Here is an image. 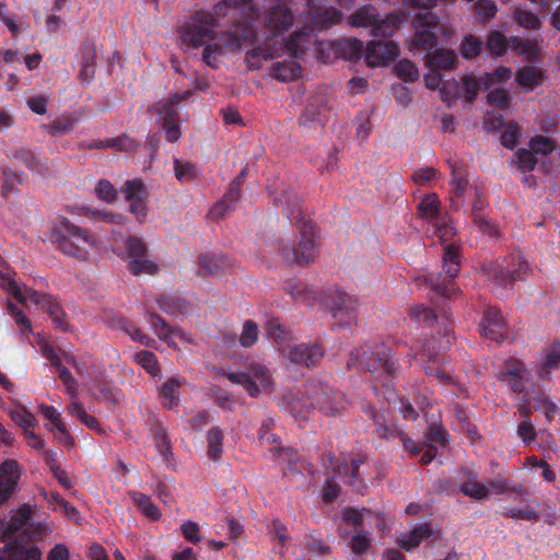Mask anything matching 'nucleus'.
Segmentation results:
<instances>
[{
	"instance_id": "3",
	"label": "nucleus",
	"mask_w": 560,
	"mask_h": 560,
	"mask_svg": "<svg viewBox=\"0 0 560 560\" xmlns=\"http://www.w3.org/2000/svg\"><path fill=\"white\" fill-rule=\"evenodd\" d=\"M51 241L67 256L88 260L98 249V243L88 230L79 228L66 218H60L51 232Z\"/></svg>"
},
{
	"instance_id": "10",
	"label": "nucleus",
	"mask_w": 560,
	"mask_h": 560,
	"mask_svg": "<svg viewBox=\"0 0 560 560\" xmlns=\"http://www.w3.org/2000/svg\"><path fill=\"white\" fill-rule=\"evenodd\" d=\"M421 215L433 224V235L442 242H447L455 235L447 214H440V201L435 194H429L418 206Z\"/></svg>"
},
{
	"instance_id": "15",
	"label": "nucleus",
	"mask_w": 560,
	"mask_h": 560,
	"mask_svg": "<svg viewBox=\"0 0 560 560\" xmlns=\"http://www.w3.org/2000/svg\"><path fill=\"white\" fill-rule=\"evenodd\" d=\"M150 325L156 336L174 349L180 350L195 343L190 334L177 327H170L164 319L159 316L151 315Z\"/></svg>"
},
{
	"instance_id": "50",
	"label": "nucleus",
	"mask_w": 560,
	"mask_h": 560,
	"mask_svg": "<svg viewBox=\"0 0 560 560\" xmlns=\"http://www.w3.org/2000/svg\"><path fill=\"white\" fill-rule=\"evenodd\" d=\"M223 434L219 428H213L208 432L209 453L212 458H218L222 453Z\"/></svg>"
},
{
	"instance_id": "25",
	"label": "nucleus",
	"mask_w": 560,
	"mask_h": 560,
	"mask_svg": "<svg viewBox=\"0 0 560 560\" xmlns=\"http://www.w3.org/2000/svg\"><path fill=\"white\" fill-rule=\"evenodd\" d=\"M438 535V530H435L430 524L424 523L418 525L408 533L401 534L398 538V544L402 549L409 551L418 547L423 540L435 537Z\"/></svg>"
},
{
	"instance_id": "31",
	"label": "nucleus",
	"mask_w": 560,
	"mask_h": 560,
	"mask_svg": "<svg viewBox=\"0 0 560 560\" xmlns=\"http://www.w3.org/2000/svg\"><path fill=\"white\" fill-rule=\"evenodd\" d=\"M544 77L540 70L532 67H525L521 69L516 74V82L520 86L526 91L533 90L534 88L541 85Z\"/></svg>"
},
{
	"instance_id": "6",
	"label": "nucleus",
	"mask_w": 560,
	"mask_h": 560,
	"mask_svg": "<svg viewBox=\"0 0 560 560\" xmlns=\"http://www.w3.org/2000/svg\"><path fill=\"white\" fill-rule=\"evenodd\" d=\"M226 376L232 383L242 386L253 397L268 393L273 387V378L268 368L258 362L252 363L247 368V372H231Z\"/></svg>"
},
{
	"instance_id": "33",
	"label": "nucleus",
	"mask_w": 560,
	"mask_h": 560,
	"mask_svg": "<svg viewBox=\"0 0 560 560\" xmlns=\"http://www.w3.org/2000/svg\"><path fill=\"white\" fill-rule=\"evenodd\" d=\"M452 185V203L454 207H458L460 203V198L464 196L468 182L466 179L465 172L462 168H453V178L451 182Z\"/></svg>"
},
{
	"instance_id": "19",
	"label": "nucleus",
	"mask_w": 560,
	"mask_h": 560,
	"mask_svg": "<svg viewBox=\"0 0 560 560\" xmlns=\"http://www.w3.org/2000/svg\"><path fill=\"white\" fill-rule=\"evenodd\" d=\"M481 334L495 342H501L509 335V329L500 311L495 308H489L481 323H480Z\"/></svg>"
},
{
	"instance_id": "27",
	"label": "nucleus",
	"mask_w": 560,
	"mask_h": 560,
	"mask_svg": "<svg viewBox=\"0 0 560 560\" xmlns=\"http://www.w3.org/2000/svg\"><path fill=\"white\" fill-rule=\"evenodd\" d=\"M310 13L316 27H327L337 23L341 18V12L323 5L317 7L315 0H308Z\"/></svg>"
},
{
	"instance_id": "43",
	"label": "nucleus",
	"mask_w": 560,
	"mask_h": 560,
	"mask_svg": "<svg viewBox=\"0 0 560 560\" xmlns=\"http://www.w3.org/2000/svg\"><path fill=\"white\" fill-rule=\"evenodd\" d=\"M529 408H535L541 411L548 419H551L557 412L556 405L550 402L545 397H537L534 400L528 399L527 406H523L521 411L527 412Z\"/></svg>"
},
{
	"instance_id": "49",
	"label": "nucleus",
	"mask_w": 560,
	"mask_h": 560,
	"mask_svg": "<svg viewBox=\"0 0 560 560\" xmlns=\"http://www.w3.org/2000/svg\"><path fill=\"white\" fill-rule=\"evenodd\" d=\"M258 339V327L252 320H246L243 325L240 342L243 347H252Z\"/></svg>"
},
{
	"instance_id": "40",
	"label": "nucleus",
	"mask_w": 560,
	"mask_h": 560,
	"mask_svg": "<svg viewBox=\"0 0 560 560\" xmlns=\"http://www.w3.org/2000/svg\"><path fill=\"white\" fill-rule=\"evenodd\" d=\"M10 416L23 431L34 429L37 425L35 417L22 406H14L10 411Z\"/></svg>"
},
{
	"instance_id": "29",
	"label": "nucleus",
	"mask_w": 560,
	"mask_h": 560,
	"mask_svg": "<svg viewBox=\"0 0 560 560\" xmlns=\"http://www.w3.org/2000/svg\"><path fill=\"white\" fill-rule=\"evenodd\" d=\"M301 74L300 65L293 60H284L282 62H277L271 69V75L282 82L293 81L298 79Z\"/></svg>"
},
{
	"instance_id": "22",
	"label": "nucleus",
	"mask_w": 560,
	"mask_h": 560,
	"mask_svg": "<svg viewBox=\"0 0 560 560\" xmlns=\"http://www.w3.org/2000/svg\"><path fill=\"white\" fill-rule=\"evenodd\" d=\"M21 477V468L15 460H7L0 466V504L15 491Z\"/></svg>"
},
{
	"instance_id": "57",
	"label": "nucleus",
	"mask_w": 560,
	"mask_h": 560,
	"mask_svg": "<svg viewBox=\"0 0 560 560\" xmlns=\"http://www.w3.org/2000/svg\"><path fill=\"white\" fill-rule=\"evenodd\" d=\"M506 38L499 32L490 34L488 39V47L491 52L495 55H502L506 49Z\"/></svg>"
},
{
	"instance_id": "30",
	"label": "nucleus",
	"mask_w": 560,
	"mask_h": 560,
	"mask_svg": "<svg viewBox=\"0 0 560 560\" xmlns=\"http://www.w3.org/2000/svg\"><path fill=\"white\" fill-rule=\"evenodd\" d=\"M560 368V346L552 345L540 357L537 370L545 377L549 372Z\"/></svg>"
},
{
	"instance_id": "2",
	"label": "nucleus",
	"mask_w": 560,
	"mask_h": 560,
	"mask_svg": "<svg viewBox=\"0 0 560 560\" xmlns=\"http://www.w3.org/2000/svg\"><path fill=\"white\" fill-rule=\"evenodd\" d=\"M265 15V25L270 36L265 39L264 47L256 44V38L250 44L254 46L247 51L246 60L250 68H260L268 58L278 56L280 51H287L291 57H299L304 50L308 33L295 31L290 37L285 34L294 24L295 18L291 11L292 0H276Z\"/></svg>"
},
{
	"instance_id": "38",
	"label": "nucleus",
	"mask_w": 560,
	"mask_h": 560,
	"mask_svg": "<svg viewBox=\"0 0 560 560\" xmlns=\"http://www.w3.org/2000/svg\"><path fill=\"white\" fill-rule=\"evenodd\" d=\"M132 501L140 509V511L152 521L160 518L161 513L159 508L151 501L149 497L140 492H133L131 494Z\"/></svg>"
},
{
	"instance_id": "56",
	"label": "nucleus",
	"mask_w": 560,
	"mask_h": 560,
	"mask_svg": "<svg viewBox=\"0 0 560 560\" xmlns=\"http://www.w3.org/2000/svg\"><path fill=\"white\" fill-rule=\"evenodd\" d=\"M182 534L184 535L186 540H188L192 544H198L201 541L200 527L195 522L187 521V522L183 523Z\"/></svg>"
},
{
	"instance_id": "28",
	"label": "nucleus",
	"mask_w": 560,
	"mask_h": 560,
	"mask_svg": "<svg viewBox=\"0 0 560 560\" xmlns=\"http://www.w3.org/2000/svg\"><path fill=\"white\" fill-rule=\"evenodd\" d=\"M42 553L37 547H21L8 545L0 550V560H40Z\"/></svg>"
},
{
	"instance_id": "51",
	"label": "nucleus",
	"mask_w": 560,
	"mask_h": 560,
	"mask_svg": "<svg viewBox=\"0 0 560 560\" xmlns=\"http://www.w3.org/2000/svg\"><path fill=\"white\" fill-rule=\"evenodd\" d=\"M514 18L518 24L525 28L535 30L540 26V20L534 13L523 9H516L514 12Z\"/></svg>"
},
{
	"instance_id": "47",
	"label": "nucleus",
	"mask_w": 560,
	"mask_h": 560,
	"mask_svg": "<svg viewBox=\"0 0 560 560\" xmlns=\"http://www.w3.org/2000/svg\"><path fill=\"white\" fill-rule=\"evenodd\" d=\"M538 162L539 158H536L529 148L521 149L516 153V164L523 172L533 171Z\"/></svg>"
},
{
	"instance_id": "63",
	"label": "nucleus",
	"mask_w": 560,
	"mask_h": 560,
	"mask_svg": "<svg viewBox=\"0 0 560 560\" xmlns=\"http://www.w3.org/2000/svg\"><path fill=\"white\" fill-rule=\"evenodd\" d=\"M126 331L132 340L138 341L147 347H150L154 342L152 338L143 334L138 327L131 324L126 327Z\"/></svg>"
},
{
	"instance_id": "61",
	"label": "nucleus",
	"mask_w": 560,
	"mask_h": 560,
	"mask_svg": "<svg viewBox=\"0 0 560 560\" xmlns=\"http://www.w3.org/2000/svg\"><path fill=\"white\" fill-rule=\"evenodd\" d=\"M436 176L438 172L434 168L427 167L417 170L412 175V179L417 185L423 186L435 179Z\"/></svg>"
},
{
	"instance_id": "36",
	"label": "nucleus",
	"mask_w": 560,
	"mask_h": 560,
	"mask_svg": "<svg viewBox=\"0 0 560 560\" xmlns=\"http://www.w3.org/2000/svg\"><path fill=\"white\" fill-rule=\"evenodd\" d=\"M175 177L180 183H190L199 178L200 171L190 162L174 161Z\"/></svg>"
},
{
	"instance_id": "42",
	"label": "nucleus",
	"mask_w": 560,
	"mask_h": 560,
	"mask_svg": "<svg viewBox=\"0 0 560 560\" xmlns=\"http://www.w3.org/2000/svg\"><path fill=\"white\" fill-rule=\"evenodd\" d=\"M460 490L465 495L476 500H482L490 495V490L488 487L481 482H478L476 479L464 482L460 486Z\"/></svg>"
},
{
	"instance_id": "34",
	"label": "nucleus",
	"mask_w": 560,
	"mask_h": 560,
	"mask_svg": "<svg viewBox=\"0 0 560 560\" xmlns=\"http://www.w3.org/2000/svg\"><path fill=\"white\" fill-rule=\"evenodd\" d=\"M133 361L141 365L150 375L158 377L161 369L156 355L150 351H139L132 355Z\"/></svg>"
},
{
	"instance_id": "16",
	"label": "nucleus",
	"mask_w": 560,
	"mask_h": 560,
	"mask_svg": "<svg viewBox=\"0 0 560 560\" xmlns=\"http://www.w3.org/2000/svg\"><path fill=\"white\" fill-rule=\"evenodd\" d=\"M399 56V47L392 40H372L364 49L365 62L369 67H385Z\"/></svg>"
},
{
	"instance_id": "52",
	"label": "nucleus",
	"mask_w": 560,
	"mask_h": 560,
	"mask_svg": "<svg viewBox=\"0 0 560 560\" xmlns=\"http://www.w3.org/2000/svg\"><path fill=\"white\" fill-rule=\"evenodd\" d=\"M480 42L472 35L466 36L462 43V55L464 58H474L480 52Z\"/></svg>"
},
{
	"instance_id": "20",
	"label": "nucleus",
	"mask_w": 560,
	"mask_h": 560,
	"mask_svg": "<svg viewBox=\"0 0 560 560\" xmlns=\"http://www.w3.org/2000/svg\"><path fill=\"white\" fill-rule=\"evenodd\" d=\"M430 71L431 72L428 73L424 78L425 85L431 90L440 88L441 95L444 102H446L447 104H452L456 100V97L465 98V90L463 89V82L460 84L457 82L443 83L442 78L440 75V70Z\"/></svg>"
},
{
	"instance_id": "17",
	"label": "nucleus",
	"mask_w": 560,
	"mask_h": 560,
	"mask_svg": "<svg viewBox=\"0 0 560 560\" xmlns=\"http://www.w3.org/2000/svg\"><path fill=\"white\" fill-rule=\"evenodd\" d=\"M125 198L129 202L130 212L139 220L148 214V191L140 179H131L126 183Z\"/></svg>"
},
{
	"instance_id": "12",
	"label": "nucleus",
	"mask_w": 560,
	"mask_h": 560,
	"mask_svg": "<svg viewBox=\"0 0 560 560\" xmlns=\"http://www.w3.org/2000/svg\"><path fill=\"white\" fill-rule=\"evenodd\" d=\"M512 77V72L508 68H499L492 74L486 77L467 75L463 79V89L465 90V100L471 104L474 96L481 90H490L499 88V85L508 82Z\"/></svg>"
},
{
	"instance_id": "59",
	"label": "nucleus",
	"mask_w": 560,
	"mask_h": 560,
	"mask_svg": "<svg viewBox=\"0 0 560 560\" xmlns=\"http://www.w3.org/2000/svg\"><path fill=\"white\" fill-rule=\"evenodd\" d=\"M363 43L359 39H349L345 43L343 54L349 59H355L364 55Z\"/></svg>"
},
{
	"instance_id": "9",
	"label": "nucleus",
	"mask_w": 560,
	"mask_h": 560,
	"mask_svg": "<svg viewBox=\"0 0 560 560\" xmlns=\"http://www.w3.org/2000/svg\"><path fill=\"white\" fill-rule=\"evenodd\" d=\"M401 23V19L396 14H388L384 19H378L374 8L364 7L351 15V24L357 27H370L374 36H392Z\"/></svg>"
},
{
	"instance_id": "55",
	"label": "nucleus",
	"mask_w": 560,
	"mask_h": 560,
	"mask_svg": "<svg viewBox=\"0 0 560 560\" xmlns=\"http://www.w3.org/2000/svg\"><path fill=\"white\" fill-rule=\"evenodd\" d=\"M491 92L488 95L490 104L497 105L499 108H506L510 104V96L505 90L500 88L490 89Z\"/></svg>"
},
{
	"instance_id": "7",
	"label": "nucleus",
	"mask_w": 560,
	"mask_h": 560,
	"mask_svg": "<svg viewBox=\"0 0 560 560\" xmlns=\"http://www.w3.org/2000/svg\"><path fill=\"white\" fill-rule=\"evenodd\" d=\"M121 255L127 260L129 271L135 276H152L159 271L158 264L150 257L142 240L127 237L124 242Z\"/></svg>"
},
{
	"instance_id": "45",
	"label": "nucleus",
	"mask_w": 560,
	"mask_h": 560,
	"mask_svg": "<svg viewBox=\"0 0 560 560\" xmlns=\"http://www.w3.org/2000/svg\"><path fill=\"white\" fill-rule=\"evenodd\" d=\"M240 190L238 189H232L229 194L224 196L222 201L217 203L212 210L211 213L215 218H222L224 217L228 211L234 206L236 200L238 199Z\"/></svg>"
},
{
	"instance_id": "37",
	"label": "nucleus",
	"mask_w": 560,
	"mask_h": 560,
	"mask_svg": "<svg viewBox=\"0 0 560 560\" xmlns=\"http://www.w3.org/2000/svg\"><path fill=\"white\" fill-rule=\"evenodd\" d=\"M314 402L323 410L326 415H335L340 404L337 401V397L330 394L328 390H320L312 396Z\"/></svg>"
},
{
	"instance_id": "46",
	"label": "nucleus",
	"mask_w": 560,
	"mask_h": 560,
	"mask_svg": "<svg viewBox=\"0 0 560 560\" xmlns=\"http://www.w3.org/2000/svg\"><path fill=\"white\" fill-rule=\"evenodd\" d=\"M397 75L405 82H415L419 79L417 66L409 60H401L395 67Z\"/></svg>"
},
{
	"instance_id": "58",
	"label": "nucleus",
	"mask_w": 560,
	"mask_h": 560,
	"mask_svg": "<svg viewBox=\"0 0 560 560\" xmlns=\"http://www.w3.org/2000/svg\"><path fill=\"white\" fill-rule=\"evenodd\" d=\"M476 10L483 21H488L494 18L497 13V5L491 0H479L476 4Z\"/></svg>"
},
{
	"instance_id": "60",
	"label": "nucleus",
	"mask_w": 560,
	"mask_h": 560,
	"mask_svg": "<svg viewBox=\"0 0 560 560\" xmlns=\"http://www.w3.org/2000/svg\"><path fill=\"white\" fill-rule=\"evenodd\" d=\"M0 22L13 34L16 35L21 27L20 24L10 15L7 5L0 2Z\"/></svg>"
},
{
	"instance_id": "18",
	"label": "nucleus",
	"mask_w": 560,
	"mask_h": 560,
	"mask_svg": "<svg viewBox=\"0 0 560 560\" xmlns=\"http://www.w3.org/2000/svg\"><path fill=\"white\" fill-rule=\"evenodd\" d=\"M358 364L369 371H384L388 374L394 373L397 369L396 361L392 358L390 349L385 345L376 346L370 355H366V352H364Z\"/></svg>"
},
{
	"instance_id": "39",
	"label": "nucleus",
	"mask_w": 560,
	"mask_h": 560,
	"mask_svg": "<svg viewBox=\"0 0 560 560\" xmlns=\"http://www.w3.org/2000/svg\"><path fill=\"white\" fill-rule=\"evenodd\" d=\"M182 382L178 378L168 380L161 388L160 395L162 397L163 404L172 408L178 402V388L180 387Z\"/></svg>"
},
{
	"instance_id": "32",
	"label": "nucleus",
	"mask_w": 560,
	"mask_h": 560,
	"mask_svg": "<svg viewBox=\"0 0 560 560\" xmlns=\"http://www.w3.org/2000/svg\"><path fill=\"white\" fill-rule=\"evenodd\" d=\"M31 509L28 506L20 508L14 511L11 515L10 522L8 525H2L0 529L1 538L9 537L14 530L22 527L30 518Z\"/></svg>"
},
{
	"instance_id": "21",
	"label": "nucleus",
	"mask_w": 560,
	"mask_h": 560,
	"mask_svg": "<svg viewBox=\"0 0 560 560\" xmlns=\"http://www.w3.org/2000/svg\"><path fill=\"white\" fill-rule=\"evenodd\" d=\"M527 370L523 362L511 359L506 361L500 373V380L512 390L522 392L525 387Z\"/></svg>"
},
{
	"instance_id": "23",
	"label": "nucleus",
	"mask_w": 560,
	"mask_h": 560,
	"mask_svg": "<svg viewBox=\"0 0 560 560\" xmlns=\"http://www.w3.org/2000/svg\"><path fill=\"white\" fill-rule=\"evenodd\" d=\"M39 409L44 417L50 422V425L46 424V428L50 431L56 430L55 434L59 443L71 446L73 439L62 420L61 413L51 406L42 405Z\"/></svg>"
},
{
	"instance_id": "1",
	"label": "nucleus",
	"mask_w": 560,
	"mask_h": 560,
	"mask_svg": "<svg viewBox=\"0 0 560 560\" xmlns=\"http://www.w3.org/2000/svg\"><path fill=\"white\" fill-rule=\"evenodd\" d=\"M253 0H222L214 12H199L180 30L187 46L203 47L202 58L211 67L225 54L238 51L256 38L252 21L258 18Z\"/></svg>"
},
{
	"instance_id": "64",
	"label": "nucleus",
	"mask_w": 560,
	"mask_h": 560,
	"mask_svg": "<svg viewBox=\"0 0 560 560\" xmlns=\"http://www.w3.org/2000/svg\"><path fill=\"white\" fill-rule=\"evenodd\" d=\"M412 316L418 322H423L427 325H431L435 320V315H434L433 311H431L430 308L423 307V306H416L412 310Z\"/></svg>"
},
{
	"instance_id": "24",
	"label": "nucleus",
	"mask_w": 560,
	"mask_h": 560,
	"mask_svg": "<svg viewBox=\"0 0 560 560\" xmlns=\"http://www.w3.org/2000/svg\"><path fill=\"white\" fill-rule=\"evenodd\" d=\"M282 352L291 362L307 366L315 364L323 357L322 349L316 345L301 343L289 350L282 349Z\"/></svg>"
},
{
	"instance_id": "44",
	"label": "nucleus",
	"mask_w": 560,
	"mask_h": 560,
	"mask_svg": "<svg viewBox=\"0 0 560 560\" xmlns=\"http://www.w3.org/2000/svg\"><path fill=\"white\" fill-rule=\"evenodd\" d=\"M137 142L129 136H120L114 139L106 140L101 143L100 148H110L117 151H135L137 149Z\"/></svg>"
},
{
	"instance_id": "14",
	"label": "nucleus",
	"mask_w": 560,
	"mask_h": 560,
	"mask_svg": "<svg viewBox=\"0 0 560 560\" xmlns=\"http://www.w3.org/2000/svg\"><path fill=\"white\" fill-rule=\"evenodd\" d=\"M188 96V92L184 93L183 95L175 94L167 100L161 101L154 106V110L159 115L160 119L163 120V129L165 130L166 139L170 142H175L180 137V129L176 121V105L183 98Z\"/></svg>"
},
{
	"instance_id": "48",
	"label": "nucleus",
	"mask_w": 560,
	"mask_h": 560,
	"mask_svg": "<svg viewBox=\"0 0 560 560\" xmlns=\"http://www.w3.org/2000/svg\"><path fill=\"white\" fill-rule=\"evenodd\" d=\"M349 546L355 555L366 552L371 547V538L368 532H359L352 536Z\"/></svg>"
},
{
	"instance_id": "53",
	"label": "nucleus",
	"mask_w": 560,
	"mask_h": 560,
	"mask_svg": "<svg viewBox=\"0 0 560 560\" xmlns=\"http://www.w3.org/2000/svg\"><path fill=\"white\" fill-rule=\"evenodd\" d=\"M95 194L101 200L108 203L116 198V190L108 180H100L95 187Z\"/></svg>"
},
{
	"instance_id": "41",
	"label": "nucleus",
	"mask_w": 560,
	"mask_h": 560,
	"mask_svg": "<svg viewBox=\"0 0 560 560\" xmlns=\"http://www.w3.org/2000/svg\"><path fill=\"white\" fill-rule=\"evenodd\" d=\"M529 149L533 151L536 158H539V161L552 153L555 150L553 142L546 137L538 136L530 140L528 144ZM544 164V162H541Z\"/></svg>"
},
{
	"instance_id": "4",
	"label": "nucleus",
	"mask_w": 560,
	"mask_h": 560,
	"mask_svg": "<svg viewBox=\"0 0 560 560\" xmlns=\"http://www.w3.org/2000/svg\"><path fill=\"white\" fill-rule=\"evenodd\" d=\"M436 18L425 12L417 16L415 22V37L411 47L416 49H428L427 65L430 70H451L456 66V56L452 50H432L435 38L433 30L436 27Z\"/></svg>"
},
{
	"instance_id": "13",
	"label": "nucleus",
	"mask_w": 560,
	"mask_h": 560,
	"mask_svg": "<svg viewBox=\"0 0 560 560\" xmlns=\"http://www.w3.org/2000/svg\"><path fill=\"white\" fill-rule=\"evenodd\" d=\"M315 226L312 222L303 226L302 238L296 249L284 248L283 256L288 262L301 266L313 262L316 258L317 250L315 244Z\"/></svg>"
},
{
	"instance_id": "54",
	"label": "nucleus",
	"mask_w": 560,
	"mask_h": 560,
	"mask_svg": "<svg viewBox=\"0 0 560 560\" xmlns=\"http://www.w3.org/2000/svg\"><path fill=\"white\" fill-rule=\"evenodd\" d=\"M73 127V120L69 117H61L54 120L48 130L52 136H62L68 133Z\"/></svg>"
},
{
	"instance_id": "62",
	"label": "nucleus",
	"mask_w": 560,
	"mask_h": 560,
	"mask_svg": "<svg viewBox=\"0 0 560 560\" xmlns=\"http://www.w3.org/2000/svg\"><path fill=\"white\" fill-rule=\"evenodd\" d=\"M518 136V127L515 125H510L501 136V143L509 149H513L516 144Z\"/></svg>"
},
{
	"instance_id": "8",
	"label": "nucleus",
	"mask_w": 560,
	"mask_h": 560,
	"mask_svg": "<svg viewBox=\"0 0 560 560\" xmlns=\"http://www.w3.org/2000/svg\"><path fill=\"white\" fill-rule=\"evenodd\" d=\"M58 376L66 387V393L70 397V405L68 406V413L78 419L88 429L103 434L104 430L96 418L89 415L83 404L79 398V387L71 373L66 368H58Z\"/></svg>"
},
{
	"instance_id": "26",
	"label": "nucleus",
	"mask_w": 560,
	"mask_h": 560,
	"mask_svg": "<svg viewBox=\"0 0 560 560\" xmlns=\"http://www.w3.org/2000/svg\"><path fill=\"white\" fill-rule=\"evenodd\" d=\"M201 272L208 276L221 277L231 269L229 259L221 254H203L199 257Z\"/></svg>"
},
{
	"instance_id": "5",
	"label": "nucleus",
	"mask_w": 560,
	"mask_h": 560,
	"mask_svg": "<svg viewBox=\"0 0 560 560\" xmlns=\"http://www.w3.org/2000/svg\"><path fill=\"white\" fill-rule=\"evenodd\" d=\"M0 285L10 294L25 305L34 304L48 312L57 327L66 330L67 323L63 320V313L59 304L50 296L39 294L38 292L21 285L11 277V270L5 260L0 256Z\"/></svg>"
},
{
	"instance_id": "35",
	"label": "nucleus",
	"mask_w": 560,
	"mask_h": 560,
	"mask_svg": "<svg viewBox=\"0 0 560 560\" xmlns=\"http://www.w3.org/2000/svg\"><path fill=\"white\" fill-rule=\"evenodd\" d=\"M443 269L450 278H455L459 272L458 250L452 244L444 246Z\"/></svg>"
},
{
	"instance_id": "11",
	"label": "nucleus",
	"mask_w": 560,
	"mask_h": 560,
	"mask_svg": "<svg viewBox=\"0 0 560 560\" xmlns=\"http://www.w3.org/2000/svg\"><path fill=\"white\" fill-rule=\"evenodd\" d=\"M486 270L489 277L506 284L522 279L529 271V265L521 253H516L510 258L488 264Z\"/></svg>"
}]
</instances>
